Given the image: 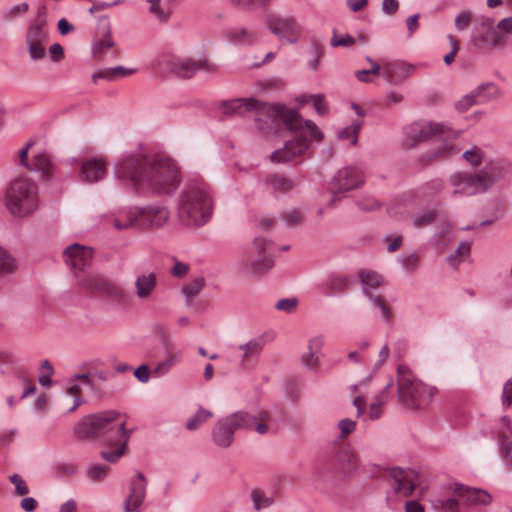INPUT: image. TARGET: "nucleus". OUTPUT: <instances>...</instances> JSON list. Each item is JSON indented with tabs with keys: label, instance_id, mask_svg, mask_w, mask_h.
I'll return each instance as SVG.
<instances>
[{
	"label": "nucleus",
	"instance_id": "obj_56",
	"mask_svg": "<svg viewBox=\"0 0 512 512\" xmlns=\"http://www.w3.org/2000/svg\"><path fill=\"white\" fill-rule=\"evenodd\" d=\"M283 219L288 227H296L302 223V214L297 209H291L283 213Z\"/></svg>",
	"mask_w": 512,
	"mask_h": 512
},
{
	"label": "nucleus",
	"instance_id": "obj_37",
	"mask_svg": "<svg viewBox=\"0 0 512 512\" xmlns=\"http://www.w3.org/2000/svg\"><path fill=\"white\" fill-rule=\"evenodd\" d=\"M471 251L470 242H461L457 249L447 257V262L450 266L456 268L464 257L469 256Z\"/></svg>",
	"mask_w": 512,
	"mask_h": 512
},
{
	"label": "nucleus",
	"instance_id": "obj_30",
	"mask_svg": "<svg viewBox=\"0 0 512 512\" xmlns=\"http://www.w3.org/2000/svg\"><path fill=\"white\" fill-rule=\"evenodd\" d=\"M393 386V380L390 379L384 388L375 396L374 401L370 404L369 418L376 420L380 418L382 414L383 406L388 402L390 397V389Z\"/></svg>",
	"mask_w": 512,
	"mask_h": 512
},
{
	"label": "nucleus",
	"instance_id": "obj_38",
	"mask_svg": "<svg viewBox=\"0 0 512 512\" xmlns=\"http://www.w3.org/2000/svg\"><path fill=\"white\" fill-rule=\"evenodd\" d=\"M17 269L15 258L4 248L0 247V275L13 273Z\"/></svg>",
	"mask_w": 512,
	"mask_h": 512
},
{
	"label": "nucleus",
	"instance_id": "obj_58",
	"mask_svg": "<svg viewBox=\"0 0 512 512\" xmlns=\"http://www.w3.org/2000/svg\"><path fill=\"white\" fill-rule=\"evenodd\" d=\"M150 3L149 12L156 16L161 22L169 19V13L165 12L160 6V0H147Z\"/></svg>",
	"mask_w": 512,
	"mask_h": 512
},
{
	"label": "nucleus",
	"instance_id": "obj_63",
	"mask_svg": "<svg viewBox=\"0 0 512 512\" xmlns=\"http://www.w3.org/2000/svg\"><path fill=\"white\" fill-rule=\"evenodd\" d=\"M357 206L363 211H372L378 209L380 207V203L373 197H367L359 200L357 202Z\"/></svg>",
	"mask_w": 512,
	"mask_h": 512
},
{
	"label": "nucleus",
	"instance_id": "obj_59",
	"mask_svg": "<svg viewBox=\"0 0 512 512\" xmlns=\"http://www.w3.org/2000/svg\"><path fill=\"white\" fill-rule=\"evenodd\" d=\"M251 497L253 500L254 508L256 510L266 508L270 506V504L272 503V500L270 498L264 497L262 492L259 490H253L251 493Z\"/></svg>",
	"mask_w": 512,
	"mask_h": 512
},
{
	"label": "nucleus",
	"instance_id": "obj_44",
	"mask_svg": "<svg viewBox=\"0 0 512 512\" xmlns=\"http://www.w3.org/2000/svg\"><path fill=\"white\" fill-rule=\"evenodd\" d=\"M359 277H360V281L363 285V289L364 288L369 289V287L377 288L382 283L381 275H379L376 272L362 271V272H360Z\"/></svg>",
	"mask_w": 512,
	"mask_h": 512
},
{
	"label": "nucleus",
	"instance_id": "obj_61",
	"mask_svg": "<svg viewBox=\"0 0 512 512\" xmlns=\"http://www.w3.org/2000/svg\"><path fill=\"white\" fill-rule=\"evenodd\" d=\"M501 401L504 408L512 406V377L503 386Z\"/></svg>",
	"mask_w": 512,
	"mask_h": 512
},
{
	"label": "nucleus",
	"instance_id": "obj_14",
	"mask_svg": "<svg viewBox=\"0 0 512 512\" xmlns=\"http://www.w3.org/2000/svg\"><path fill=\"white\" fill-rule=\"evenodd\" d=\"M63 259L79 279L80 273H84L92 264V249L78 243L68 246L63 252Z\"/></svg>",
	"mask_w": 512,
	"mask_h": 512
},
{
	"label": "nucleus",
	"instance_id": "obj_40",
	"mask_svg": "<svg viewBox=\"0 0 512 512\" xmlns=\"http://www.w3.org/2000/svg\"><path fill=\"white\" fill-rule=\"evenodd\" d=\"M212 416L213 413L211 411L200 407L199 410L187 420L186 428L190 431H194Z\"/></svg>",
	"mask_w": 512,
	"mask_h": 512
},
{
	"label": "nucleus",
	"instance_id": "obj_62",
	"mask_svg": "<svg viewBox=\"0 0 512 512\" xmlns=\"http://www.w3.org/2000/svg\"><path fill=\"white\" fill-rule=\"evenodd\" d=\"M28 8L29 6L26 2L14 5L5 11V18L11 20L19 14L27 12Z\"/></svg>",
	"mask_w": 512,
	"mask_h": 512
},
{
	"label": "nucleus",
	"instance_id": "obj_31",
	"mask_svg": "<svg viewBox=\"0 0 512 512\" xmlns=\"http://www.w3.org/2000/svg\"><path fill=\"white\" fill-rule=\"evenodd\" d=\"M133 68H125L123 66H116L112 68H105L95 72L92 75L93 81L97 82L98 79H104L107 81H115L120 78L127 77L135 73Z\"/></svg>",
	"mask_w": 512,
	"mask_h": 512
},
{
	"label": "nucleus",
	"instance_id": "obj_7",
	"mask_svg": "<svg viewBox=\"0 0 512 512\" xmlns=\"http://www.w3.org/2000/svg\"><path fill=\"white\" fill-rule=\"evenodd\" d=\"M437 392L436 387L417 379L407 366L403 364L397 366V398L405 408L424 409Z\"/></svg>",
	"mask_w": 512,
	"mask_h": 512
},
{
	"label": "nucleus",
	"instance_id": "obj_36",
	"mask_svg": "<svg viewBox=\"0 0 512 512\" xmlns=\"http://www.w3.org/2000/svg\"><path fill=\"white\" fill-rule=\"evenodd\" d=\"M205 285L203 277H197L182 288V293L185 296L186 304L190 306L193 299L200 293Z\"/></svg>",
	"mask_w": 512,
	"mask_h": 512
},
{
	"label": "nucleus",
	"instance_id": "obj_52",
	"mask_svg": "<svg viewBox=\"0 0 512 512\" xmlns=\"http://www.w3.org/2000/svg\"><path fill=\"white\" fill-rule=\"evenodd\" d=\"M436 219V212L434 210L426 211L421 215L413 218V226L415 228H422L432 224Z\"/></svg>",
	"mask_w": 512,
	"mask_h": 512
},
{
	"label": "nucleus",
	"instance_id": "obj_17",
	"mask_svg": "<svg viewBox=\"0 0 512 512\" xmlns=\"http://www.w3.org/2000/svg\"><path fill=\"white\" fill-rule=\"evenodd\" d=\"M266 24L269 31L275 36L287 38L291 43L296 42V39H289V36L298 34L300 30L294 17H282L274 13H269L266 15Z\"/></svg>",
	"mask_w": 512,
	"mask_h": 512
},
{
	"label": "nucleus",
	"instance_id": "obj_54",
	"mask_svg": "<svg viewBox=\"0 0 512 512\" xmlns=\"http://www.w3.org/2000/svg\"><path fill=\"white\" fill-rule=\"evenodd\" d=\"M9 481L15 486V493L19 496H24L29 493V488L26 481L19 474H12L9 476Z\"/></svg>",
	"mask_w": 512,
	"mask_h": 512
},
{
	"label": "nucleus",
	"instance_id": "obj_48",
	"mask_svg": "<svg viewBox=\"0 0 512 512\" xmlns=\"http://www.w3.org/2000/svg\"><path fill=\"white\" fill-rule=\"evenodd\" d=\"M356 42V38L351 36L350 34L342 35L341 37H338L337 30L333 29L332 37L330 39V45L332 47H351Z\"/></svg>",
	"mask_w": 512,
	"mask_h": 512
},
{
	"label": "nucleus",
	"instance_id": "obj_42",
	"mask_svg": "<svg viewBox=\"0 0 512 512\" xmlns=\"http://www.w3.org/2000/svg\"><path fill=\"white\" fill-rule=\"evenodd\" d=\"M310 100L312 101L313 107L318 115L324 116L328 113V106L325 102V97L323 94L303 95L301 97V102L303 103H306Z\"/></svg>",
	"mask_w": 512,
	"mask_h": 512
},
{
	"label": "nucleus",
	"instance_id": "obj_18",
	"mask_svg": "<svg viewBox=\"0 0 512 512\" xmlns=\"http://www.w3.org/2000/svg\"><path fill=\"white\" fill-rule=\"evenodd\" d=\"M169 70L175 75L181 78H190L198 70H205L208 72H214L216 66L211 64L208 60H193V59H172L167 64Z\"/></svg>",
	"mask_w": 512,
	"mask_h": 512
},
{
	"label": "nucleus",
	"instance_id": "obj_46",
	"mask_svg": "<svg viewBox=\"0 0 512 512\" xmlns=\"http://www.w3.org/2000/svg\"><path fill=\"white\" fill-rule=\"evenodd\" d=\"M445 188V183L442 179L435 178L421 186V190L423 194L427 196H434L440 192H442Z\"/></svg>",
	"mask_w": 512,
	"mask_h": 512
},
{
	"label": "nucleus",
	"instance_id": "obj_22",
	"mask_svg": "<svg viewBox=\"0 0 512 512\" xmlns=\"http://www.w3.org/2000/svg\"><path fill=\"white\" fill-rule=\"evenodd\" d=\"M235 431L228 416L223 417L212 429L213 442L221 448H228L233 442Z\"/></svg>",
	"mask_w": 512,
	"mask_h": 512
},
{
	"label": "nucleus",
	"instance_id": "obj_55",
	"mask_svg": "<svg viewBox=\"0 0 512 512\" xmlns=\"http://www.w3.org/2000/svg\"><path fill=\"white\" fill-rule=\"evenodd\" d=\"M487 40L492 47H498L506 42V36L501 30L491 26L487 32Z\"/></svg>",
	"mask_w": 512,
	"mask_h": 512
},
{
	"label": "nucleus",
	"instance_id": "obj_26",
	"mask_svg": "<svg viewBox=\"0 0 512 512\" xmlns=\"http://www.w3.org/2000/svg\"><path fill=\"white\" fill-rule=\"evenodd\" d=\"M264 346L265 339L263 336L254 338L247 343L240 345L239 350L243 352L241 358V366L247 367L248 364L257 359Z\"/></svg>",
	"mask_w": 512,
	"mask_h": 512
},
{
	"label": "nucleus",
	"instance_id": "obj_21",
	"mask_svg": "<svg viewBox=\"0 0 512 512\" xmlns=\"http://www.w3.org/2000/svg\"><path fill=\"white\" fill-rule=\"evenodd\" d=\"M412 64L396 61L383 66L384 78L391 84H400L406 80L414 71Z\"/></svg>",
	"mask_w": 512,
	"mask_h": 512
},
{
	"label": "nucleus",
	"instance_id": "obj_28",
	"mask_svg": "<svg viewBox=\"0 0 512 512\" xmlns=\"http://www.w3.org/2000/svg\"><path fill=\"white\" fill-rule=\"evenodd\" d=\"M48 29L45 18L38 16L29 26L26 42H47Z\"/></svg>",
	"mask_w": 512,
	"mask_h": 512
},
{
	"label": "nucleus",
	"instance_id": "obj_25",
	"mask_svg": "<svg viewBox=\"0 0 512 512\" xmlns=\"http://www.w3.org/2000/svg\"><path fill=\"white\" fill-rule=\"evenodd\" d=\"M27 170L40 173V177L43 180H50L54 173V165L50 157L41 151L33 156L30 168Z\"/></svg>",
	"mask_w": 512,
	"mask_h": 512
},
{
	"label": "nucleus",
	"instance_id": "obj_60",
	"mask_svg": "<svg viewBox=\"0 0 512 512\" xmlns=\"http://www.w3.org/2000/svg\"><path fill=\"white\" fill-rule=\"evenodd\" d=\"M462 157L469 162L472 166H478L481 164L482 156L481 152L478 148L474 147L473 149L467 150L462 154Z\"/></svg>",
	"mask_w": 512,
	"mask_h": 512
},
{
	"label": "nucleus",
	"instance_id": "obj_64",
	"mask_svg": "<svg viewBox=\"0 0 512 512\" xmlns=\"http://www.w3.org/2000/svg\"><path fill=\"white\" fill-rule=\"evenodd\" d=\"M296 305H297L296 298H285V299H280L276 303L275 308L277 310L291 312L296 307Z\"/></svg>",
	"mask_w": 512,
	"mask_h": 512
},
{
	"label": "nucleus",
	"instance_id": "obj_32",
	"mask_svg": "<svg viewBox=\"0 0 512 512\" xmlns=\"http://www.w3.org/2000/svg\"><path fill=\"white\" fill-rule=\"evenodd\" d=\"M335 461L343 473H351L357 467V458L347 447L338 448L335 454Z\"/></svg>",
	"mask_w": 512,
	"mask_h": 512
},
{
	"label": "nucleus",
	"instance_id": "obj_11",
	"mask_svg": "<svg viewBox=\"0 0 512 512\" xmlns=\"http://www.w3.org/2000/svg\"><path fill=\"white\" fill-rule=\"evenodd\" d=\"M271 242L264 238H255L253 248L258 254V259H242L237 264L238 272L242 275H260L266 273L274 266L272 256L267 252Z\"/></svg>",
	"mask_w": 512,
	"mask_h": 512
},
{
	"label": "nucleus",
	"instance_id": "obj_12",
	"mask_svg": "<svg viewBox=\"0 0 512 512\" xmlns=\"http://www.w3.org/2000/svg\"><path fill=\"white\" fill-rule=\"evenodd\" d=\"M364 181V174L358 167L346 166L339 169L328 185L332 194L331 202L339 200L338 195L361 187Z\"/></svg>",
	"mask_w": 512,
	"mask_h": 512
},
{
	"label": "nucleus",
	"instance_id": "obj_50",
	"mask_svg": "<svg viewBox=\"0 0 512 512\" xmlns=\"http://www.w3.org/2000/svg\"><path fill=\"white\" fill-rule=\"evenodd\" d=\"M231 4L244 10H253L257 7H265L270 0H230Z\"/></svg>",
	"mask_w": 512,
	"mask_h": 512
},
{
	"label": "nucleus",
	"instance_id": "obj_20",
	"mask_svg": "<svg viewBox=\"0 0 512 512\" xmlns=\"http://www.w3.org/2000/svg\"><path fill=\"white\" fill-rule=\"evenodd\" d=\"M454 495L467 506L488 505L491 503V495L482 489L471 488L462 484H456Z\"/></svg>",
	"mask_w": 512,
	"mask_h": 512
},
{
	"label": "nucleus",
	"instance_id": "obj_35",
	"mask_svg": "<svg viewBox=\"0 0 512 512\" xmlns=\"http://www.w3.org/2000/svg\"><path fill=\"white\" fill-rule=\"evenodd\" d=\"M228 38L236 44H252L256 40V34L247 28L238 27L229 30Z\"/></svg>",
	"mask_w": 512,
	"mask_h": 512
},
{
	"label": "nucleus",
	"instance_id": "obj_13",
	"mask_svg": "<svg viewBox=\"0 0 512 512\" xmlns=\"http://www.w3.org/2000/svg\"><path fill=\"white\" fill-rule=\"evenodd\" d=\"M393 491L401 497H409L413 494L419 483V474L413 469L392 467L388 470Z\"/></svg>",
	"mask_w": 512,
	"mask_h": 512
},
{
	"label": "nucleus",
	"instance_id": "obj_16",
	"mask_svg": "<svg viewBox=\"0 0 512 512\" xmlns=\"http://www.w3.org/2000/svg\"><path fill=\"white\" fill-rule=\"evenodd\" d=\"M228 418L235 430H256L261 435L268 432L265 422L269 418V413L266 411H261L258 415H252L246 411H236L228 415Z\"/></svg>",
	"mask_w": 512,
	"mask_h": 512
},
{
	"label": "nucleus",
	"instance_id": "obj_29",
	"mask_svg": "<svg viewBox=\"0 0 512 512\" xmlns=\"http://www.w3.org/2000/svg\"><path fill=\"white\" fill-rule=\"evenodd\" d=\"M157 286L155 273L142 274L136 278V295L140 299L148 298Z\"/></svg>",
	"mask_w": 512,
	"mask_h": 512
},
{
	"label": "nucleus",
	"instance_id": "obj_6",
	"mask_svg": "<svg viewBox=\"0 0 512 512\" xmlns=\"http://www.w3.org/2000/svg\"><path fill=\"white\" fill-rule=\"evenodd\" d=\"M505 176V168L500 162H491L476 173L455 172L449 183L454 187L452 196H473L489 190Z\"/></svg>",
	"mask_w": 512,
	"mask_h": 512
},
{
	"label": "nucleus",
	"instance_id": "obj_53",
	"mask_svg": "<svg viewBox=\"0 0 512 512\" xmlns=\"http://www.w3.org/2000/svg\"><path fill=\"white\" fill-rule=\"evenodd\" d=\"M46 42H26L29 56L32 60H41L45 56L44 44Z\"/></svg>",
	"mask_w": 512,
	"mask_h": 512
},
{
	"label": "nucleus",
	"instance_id": "obj_27",
	"mask_svg": "<svg viewBox=\"0 0 512 512\" xmlns=\"http://www.w3.org/2000/svg\"><path fill=\"white\" fill-rule=\"evenodd\" d=\"M266 185L274 194H285L294 189V182L278 173L269 174L265 179Z\"/></svg>",
	"mask_w": 512,
	"mask_h": 512
},
{
	"label": "nucleus",
	"instance_id": "obj_41",
	"mask_svg": "<svg viewBox=\"0 0 512 512\" xmlns=\"http://www.w3.org/2000/svg\"><path fill=\"white\" fill-rule=\"evenodd\" d=\"M362 124H363L362 120L353 121L350 126L343 128L338 133V138L350 140L352 145H356V143L358 141V133L361 129Z\"/></svg>",
	"mask_w": 512,
	"mask_h": 512
},
{
	"label": "nucleus",
	"instance_id": "obj_8",
	"mask_svg": "<svg viewBox=\"0 0 512 512\" xmlns=\"http://www.w3.org/2000/svg\"><path fill=\"white\" fill-rule=\"evenodd\" d=\"M5 205L15 217H25L38 207V186L27 176L13 179L5 191Z\"/></svg>",
	"mask_w": 512,
	"mask_h": 512
},
{
	"label": "nucleus",
	"instance_id": "obj_10",
	"mask_svg": "<svg viewBox=\"0 0 512 512\" xmlns=\"http://www.w3.org/2000/svg\"><path fill=\"white\" fill-rule=\"evenodd\" d=\"M78 285L83 290L100 295L111 302L122 304L126 301L124 291L112 281L100 275H86L79 278Z\"/></svg>",
	"mask_w": 512,
	"mask_h": 512
},
{
	"label": "nucleus",
	"instance_id": "obj_24",
	"mask_svg": "<svg viewBox=\"0 0 512 512\" xmlns=\"http://www.w3.org/2000/svg\"><path fill=\"white\" fill-rule=\"evenodd\" d=\"M99 33H101L102 38L95 41L93 45V53L96 58H100L106 49L112 48L115 45L111 38V24L105 16L99 18Z\"/></svg>",
	"mask_w": 512,
	"mask_h": 512
},
{
	"label": "nucleus",
	"instance_id": "obj_51",
	"mask_svg": "<svg viewBox=\"0 0 512 512\" xmlns=\"http://www.w3.org/2000/svg\"><path fill=\"white\" fill-rule=\"evenodd\" d=\"M473 18L472 12L468 10H462L459 14L456 15L454 19L455 28L458 31H464L468 28Z\"/></svg>",
	"mask_w": 512,
	"mask_h": 512
},
{
	"label": "nucleus",
	"instance_id": "obj_47",
	"mask_svg": "<svg viewBox=\"0 0 512 512\" xmlns=\"http://www.w3.org/2000/svg\"><path fill=\"white\" fill-rule=\"evenodd\" d=\"M109 469V466L104 464L92 465L87 470V477L94 482H100L107 476Z\"/></svg>",
	"mask_w": 512,
	"mask_h": 512
},
{
	"label": "nucleus",
	"instance_id": "obj_57",
	"mask_svg": "<svg viewBox=\"0 0 512 512\" xmlns=\"http://www.w3.org/2000/svg\"><path fill=\"white\" fill-rule=\"evenodd\" d=\"M179 360V355L175 354L167 358L166 360L158 363L156 368L154 369V373L158 376H163L166 374L170 368Z\"/></svg>",
	"mask_w": 512,
	"mask_h": 512
},
{
	"label": "nucleus",
	"instance_id": "obj_4",
	"mask_svg": "<svg viewBox=\"0 0 512 512\" xmlns=\"http://www.w3.org/2000/svg\"><path fill=\"white\" fill-rule=\"evenodd\" d=\"M213 201L205 183L187 185L180 193L177 205L179 222L189 228L205 225L212 217Z\"/></svg>",
	"mask_w": 512,
	"mask_h": 512
},
{
	"label": "nucleus",
	"instance_id": "obj_43",
	"mask_svg": "<svg viewBox=\"0 0 512 512\" xmlns=\"http://www.w3.org/2000/svg\"><path fill=\"white\" fill-rule=\"evenodd\" d=\"M364 294L378 307L382 312V317L386 322L392 321V313L390 308L386 305L384 299L381 296L373 295L369 289L364 288Z\"/></svg>",
	"mask_w": 512,
	"mask_h": 512
},
{
	"label": "nucleus",
	"instance_id": "obj_23",
	"mask_svg": "<svg viewBox=\"0 0 512 512\" xmlns=\"http://www.w3.org/2000/svg\"><path fill=\"white\" fill-rule=\"evenodd\" d=\"M106 173L105 163L95 158L84 161L80 169V177L87 183L98 182L105 177Z\"/></svg>",
	"mask_w": 512,
	"mask_h": 512
},
{
	"label": "nucleus",
	"instance_id": "obj_1",
	"mask_svg": "<svg viewBox=\"0 0 512 512\" xmlns=\"http://www.w3.org/2000/svg\"><path fill=\"white\" fill-rule=\"evenodd\" d=\"M220 108L225 115L244 116L246 112H254L256 121H262L265 116L272 122L280 120L285 128L294 134L281 149L275 150L270 159L274 163H285L304 153L313 140L321 141L322 132L311 120H303L299 113L282 104L260 102L255 98H238L222 101Z\"/></svg>",
	"mask_w": 512,
	"mask_h": 512
},
{
	"label": "nucleus",
	"instance_id": "obj_45",
	"mask_svg": "<svg viewBox=\"0 0 512 512\" xmlns=\"http://www.w3.org/2000/svg\"><path fill=\"white\" fill-rule=\"evenodd\" d=\"M398 261L400 262L403 269L406 271L413 273L417 270L420 265V257L416 253H410L408 255H400L398 257Z\"/></svg>",
	"mask_w": 512,
	"mask_h": 512
},
{
	"label": "nucleus",
	"instance_id": "obj_3",
	"mask_svg": "<svg viewBox=\"0 0 512 512\" xmlns=\"http://www.w3.org/2000/svg\"><path fill=\"white\" fill-rule=\"evenodd\" d=\"M80 439L98 438L113 451H101V457L110 463L117 462L126 452L132 430L126 429V421L114 410L102 411L83 417L75 426Z\"/></svg>",
	"mask_w": 512,
	"mask_h": 512
},
{
	"label": "nucleus",
	"instance_id": "obj_34",
	"mask_svg": "<svg viewBox=\"0 0 512 512\" xmlns=\"http://www.w3.org/2000/svg\"><path fill=\"white\" fill-rule=\"evenodd\" d=\"M350 285L349 279L347 276H331L324 284L322 293L325 296H331L336 293H342L346 289H348Z\"/></svg>",
	"mask_w": 512,
	"mask_h": 512
},
{
	"label": "nucleus",
	"instance_id": "obj_15",
	"mask_svg": "<svg viewBox=\"0 0 512 512\" xmlns=\"http://www.w3.org/2000/svg\"><path fill=\"white\" fill-rule=\"evenodd\" d=\"M499 89L492 83H482L470 93L463 96L456 104L455 108L459 112L467 111L473 105H481L498 98Z\"/></svg>",
	"mask_w": 512,
	"mask_h": 512
},
{
	"label": "nucleus",
	"instance_id": "obj_39",
	"mask_svg": "<svg viewBox=\"0 0 512 512\" xmlns=\"http://www.w3.org/2000/svg\"><path fill=\"white\" fill-rule=\"evenodd\" d=\"M460 500L455 496L447 499H436L432 502L433 508L437 512H459Z\"/></svg>",
	"mask_w": 512,
	"mask_h": 512
},
{
	"label": "nucleus",
	"instance_id": "obj_9",
	"mask_svg": "<svg viewBox=\"0 0 512 512\" xmlns=\"http://www.w3.org/2000/svg\"><path fill=\"white\" fill-rule=\"evenodd\" d=\"M169 211L164 206L131 207L120 211L113 219L118 230L129 228H160L169 219Z\"/></svg>",
	"mask_w": 512,
	"mask_h": 512
},
{
	"label": "nucleus",
	"instance_id": "obj_49",
	"mask_svg": "<svg viewBox=\"0 0 512 512\" xmlns=\"http://www.w3.org/2000/svg\"><path fill=\"white\" fill-rule=\"evenodd\" d=\"M501 454L506 465L512 467V436L503 435L500 440Z\"/></svg>",
	"mask_w": 512,
	"mask_h": 512
},
{
	"label": "nucleus",
	"instance_id": "obj_2",
	"mask_svg": "<svg viewBox=\"0 0 512 512\" xmlns=\"http://www.w3.org/2000/svg\"><path fill=\"white\" fill-rule=\"evenodd\" d=\"M114 175L128 180L136 192L156 195L173 193L181 181L177 165L159 155H128L116 164Z\"/></svg>",
	"mask_w": 512,
	"mask_h": 512
},
{
	"label": "nucleus",
	"instance_id": "obj_5",
	"mask_svg": "<svg viewBox=\"0 0 512 512\" xmlns=\"http://www.w3.org/2000/svg\"><path fill=\"white\" fill-rule=\"evenodd\" d=\"M444 125L440 123H414L406 128L405 145L414 148L421 142H433V149L419 157V161L427 165L434 161L447 159L458 152L453 141L443 136Z\"/></svg>",
	"mask_w": 512,
	"mask_h": 512
},
{
	"label": "nucleus",
	"instance_id": "obj_33",
	"mask_svg": "<svg viewBox=\"0 0 512 512\" xmlns=\"http://www.w3.org/2000/svg\"><path fill=\"white\" fill-rule=\"evenodd\" d=\"M322 346L323 338L321 336L310 339L308 342V353L302 355L301 363L306 367H316L318 365L317 354L320 352Z\"/></svg>",
	"mask_w": 512,
	"mask_h": 512
},
{
	"label": "nucleus",
	"instance_id": "obj_19",
	"mask_svg": "<svg viewBox=\"0 0 512 512\" xmlns=\"http://www.w3.org/2000/svg\"><path fill=\"white\" fill-rule=\"evenodd\" d=\"M146 492V479L143 473L137 471L136 478L130 483L129 495L124 505L126 512H137L143 503Z\"/></svg>",
	"mask_w": 512,
	"mask_h": 512
}]
</instances>
